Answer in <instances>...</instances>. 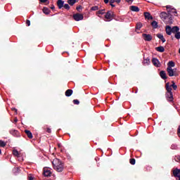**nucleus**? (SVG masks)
Returning a JSON list of instances; mask_svg holds the SVG:
<instances>
[{
    "label": "nucleus",
    "instance_id": "f257e3e1",
    "mask_svg": "<svg viewBox=\"0 0 180 180\" xmlns=\"http://www.w3.org/2000/svg\"><path fill=\"white\" fill-rule=\"evenodd\" d=\"M53 169L57 172H63L64 171V163L61 162L59 159H54L52 162Z\"/></svg>",
    "mask_w": 180,
    "mask_h": 180
},
{
    "label": "nucleus",
    "instance_id": "f03ea898",
    "mask_svg": "<svg viewBox=\"0 0 180 180\" xmlns=\"http://www.w3.org/2000/svg\"><path fill=\"white\" fill-rule=\"evenodd\" d=\"M160 17L166 25H172V17L168 13L162 12L160 13Z\"/></svg>",
    "mask_w": 180,
    "mask_h": 180
},
{
    "label": "nucleus",
    "instance_id": "7ed1b4c3",
    "mask_svg": "<svg viewBox=\"0 0 180 180\" xmlns=\"http://www.w3.org/2000/svg\"><path fill=\"white\" fill-rule=\"evenodd\" d=\"M167 71L169 77H178L176 68L172 69V68H167Z\"/></svg>",
    "mask_w": 180,
    "mask_h": 180
},
{
    "label": "nucleus",
    "instance_id": "20e7f679",
    "mask_svg": "<svg viewBox=\"0 0 180 180\" xmlns=\"http://www.w3.org/2000/svg\"><path fill=\"white\" fill-rule=\"evenodd\" d=\"M166 9L167 10V13L169 15H171V13H174V15H176V9L172 7V6L167 5L166 6Z\"/></svg>",
    "mask_w": 180,
    "mask_h": 180
},
{
    "label": "nucleus",
    "instance_id": "39448f33",
    "mask_svg": "<svg viewBox=\"0 0 180 180\" xmlns=\"http://www.w3.org/2000/svg\"><path fill=\"white\" fill-rule=\"evenodd\" d=\"M73 19L76 20V22H79V20H84V15L81 13H76L73 15Z\"/></svg>",
    "mask_w": 180,
    "mask_h": 180
},
{
    "label": "nucleus",
    "instance_id": "423d86ee",
    "mask_svg": "<svg viewBox=\"0 0 180 180\" xmlns=\"http://www.w3.org/2000/svg\"><path fill=\"white\" fill-rule=\"evenodd\" d=\"M142 37L145 41H151L153 40V36L150 34H143Z\"/></svg>",
    "mask_w": 180,
    "mask_h": 180
},
{
    "label": "nucleus",
    "instance_id": "0eeeda50",
    "mask_svg": "<svg viewBox=\"0 0 180 180\" xmlns=\"http://www.w3.org/2000/svg\"><path fill=\"white\" fill-rule=\"evenodd\" d=\"M152 63L155 67H161V63H160V60H158L156 58H153L152 59Z\"/></svg>",
    "mask_w": 180,
    "mask_h": 180
},
{
    "label": "nucleus",
    "instance_id": "6e6552de",
    "mask_svg": "<svg viewBox=\"0 0 180 180\" xmlns=\"http://www.w3.org/2000/svg\"><path fill=\"white\" fill-rule=\"evenodd\" d=\"M165 96L169 102H172V101H174V94H172V93H166Z\"/></svg>",
    "mask_w": 180,
    "mask_h": 180
},
{
    "label": "nucleus",
    "instance_id": "1a4fd4ad",
    "mask_svg": "<svg viewBox=\"0 0 180 180\" xmlns=\"http://www.w3.org/2000/svg\"><path fill=\"white\" fill-rule=\"evenodd\" d=\"M57 5H58V9H62L63 8H64V1L58 0L57 1Z\"/></svg>",
    "mask_w": 180,
    "mask_h": 180
},
{
    "label": "nucleus",
    "instance_id": "9d476101",
    "mask_svg": "<svg viewBox=\"0 0 180 180\" xmlns=\"http://www.w3.org/2000/svg\"><path fill=\"white\" fill-rule=\"evenodd\" d=\"M166 33L168 36H171V34H172V27H171V26H166Z\"/></svg>",
    "mask_w": 180,
    "mask_h": 180
},
{
    "label": "nucleus",
    "instance_id": "9b49d317",
    "mask_svg": "<svg viewBox=\"0 0 180 180\" xmlns=\"http://www.w3.org/2000/svg\"><path fill=\"white\" fill-rule=\"evenodd\" d=\"M44 176H51V171H50L49 169H44Z\"/></svg>",
    "mask_w": 180,
    "mask_h": 180
},
{
    "label": "nucleus",
    "instance_id": "f8f14e48",
    "mask_svg": "<svg viewBox=\"0 0 180 180\" xmlns=\"http://www.w3.org/2000/svg\"><path fill=\"white\" fill-rule=\"evenodd\" d=\"M173 175L175 176V178H178L180 176V169H176L173 171Z\"/></svg>",
    "mask_w": 180,
    "mask_h": 180
},
{
    "label": "nucleus",
    "instance_id": "ddd939ff",
    "mask_svg": "<svg viewBox=\"0 0 180 180\" xmlns=\"http://www.w3.org/2000/svg\"><path fill=\"white\" fill-rule=\"evenodd\" d=\"M105 19H112L113 18V13L112 11H108L105 15Z\"/></svg>",
    "mask_w": 180,
    "mask_h": 180
},
{
    "label": "nucleus",
    "instance_id": "4468645a",
    "mask_svg": "<svg viewBox=\"0 0 180 180\" xmlns=\"http://www.w3.org/2000/svg\"><path fill=\"white\" fill-rule=\"evenodd\" d=\"M144 17H145V19H148V20H153V17L151 16V14L148 12L144 13Z\"/></svg>",
    "mask_w": 180,
    "mask_h": 180
},
{
    "label": "nucleus",
    "instance_id": "2eb2a0df",
    "mask_svg": "<svg viewBox=\"0 0 180 180\" xmlns=\"http://www.w3.org/2000/svg\"><path fill=\"white\" fill-rule=\"evenodd\" d=\"M156 51H158L159 53H164L165 51V48L162 46H160L155 48Z\"/></svg>",
    "mask_w": 180,
    "mask_h": 180
},
{
    "label": "nucleus",
    "instance_id": "dca6fc26",
    "mask_svg": "<svg viewBox=\"0 0 180 180\" xmlns=\"http://www.w3.org/2000/svg\"><path fill=\"white\" fill-rule=\"evenodd\" d=\"M160 75L162 79H167V73L165 72V71L164 70L160 71Z\"/></svg>",
    "mask_w": 180,
    "mask_h": 180
},
{
    "label": "nucleus",
    "instance_id": "f3484780",
    "mask_svg": "<svg viewBox=\"0 0 180 180\" xmlns=\"http://www.w3.org/2000/svg\"><path fill=\"white\" fill-rule=\"evenodd\" d=\"M156 36L162 41V43H165L166 39L164 38V35L162 34H158Z\"/></svg>",
    "mask_w": 180,
    "mask_h": 180
},
{
    "label": "nucleus",
    "instance_id": "a211bd4d",
    "mask_svg": "<svg viewBox=\"0 0 180 180\" xmlns=\"http://www.w3.org/2000/svg\"><path fill=\"white\" fill-rule=\"evenodd\" d=\"M166 93H172V87L169 86V83L166 84Z\"/></svg>",
    "mask_w": 180,
    "mask_h": 180
},
{
    "label": "nucleus",
    "instance_id": "6ab92c4d",
    "mask_svg": "<svg viewBox=\"0 0 180 180\" xmlns=\"http://www.w3.org/2000/svg\"><path fill=\"white\" fill-rule=\"evenodd\" d=\"M130 9L132 12H140V8L136 6H131Z\"/></svg>",
    "mask_w": 180,
    "mask_h": 180
},
{
    "label": "nucleus",
    "instance_id": "aec40b11",
    "mask_svg": "<svg viewBox=\"0 0 180 180\" xmlns=\"http://www.w3.org/2000/svg\"><path fill=\"white\" fill-rule=\"evenodd\" d=\"M178 32H179V27L178 26L172 27V33H178Z\"/></svg>",
    "mask_w": 180,
    "mask_h": 180
},
{
    "label": "nucleus",
    "instance_id": "412c9836",
    "mask_svg": "<svg viewBox=\"0 0 180 180\" xmlns=\"http://www.w3.org/2000/svg\"><path fill=\"white\" fill-rule=\"evenodd\" d=\"M42 11H43V13L45 15H49L50 14V9H49V8H47V7H44Z\"/></svg>",
    "mask_w": 180,
    "mask_h": 180
},
{
    "label": "nucleus",
    "instance_id": "4be33fe9",
    "mask_svg": "<svg viewBox=\"0 0 180 180\" xmlns=\"http://www.w3.org/2000/svg\"><path fill=\"white\" fill-rule=\"evenodd\" d=\"M151 26L153 29H157V27H158V22L154 20L151 22Z\"/></svg>",
    "mask_w": 180,
    "mask_h": 180
},
{
    "label": "nucleus",
    "instance_id": "5701e85b",
    "mask_svg": "<svg viewBox=\"0 0 180 180\" xmlns=\"http://www.w3.org/2000/svg\"><path fill=\"white\" fill-rule=\"evenodd\" d=\"M25 134H27L28 139H33V134L29 130H25Z\"/></svg>",
    "mask_w": 180,
    "mask_h": 180
},
{
    "label": "nucleus",
    "instance_id": "b1692460",
    "mask_svg": "<svg viewBox=\"0 0 180 180\" xmlns=\"http://www.w3.org/2000/svg\"><path fill=\"white\" fill-rule=\"evenodd\" d=\"M172 67H175V63L171 60L167 63V68H172Z\"/></svg>",
    "mask_w": 180,
    "mask_h": 180
},
{
    "label": "nucleus",
    "instance_id": "393cba45",
    "mask_svg": "<svg viewBox=\"0 0 180 180\" xmlns=\"http://www.w3.org/2000/svg\"><path fill=\"white\" fill-rule=\"evenodd\" d=\"M72 95V89H68L65 91V96H71Z\"/></svg>",
    "mask_w": 180,
    "mask_h": 180
},
{
    "label": "nucleus",
    "instance_id": "a878e982",
    "mask_svg": "<svg viewBox=\"0 0 180 180\" xmlns=\"http://www.w3.org/2000/svg\"><path fill=\"white\" fill-rule=\"evenodd\" d=\"M170 86L172 88H173V89L174 91H176V89H178V86H176V84H175V82H174V81L172 82V85H170Z\"/></svg>",
    "mask_w": 180,
    "mask_h": 180
},
{
    "label": "nucleus",
    "instance_id": "bb28decb",
    "mask_svg": "<svg viewBox=\"0 0 180 180\" xmlns=\"http://www.w3.org/2000/svg\"><path fill=\"white\" fill-rule=\"evenodd\" d=\"M75 2H77V0H68V4L70 5V6H73V5H75Z\"/></svg>",
    "mask_w": 180,
    "mask_h": 180
},
{
    "label": "nucleus",
    "instance_id": "cd10ccee",
    "mask_svg": "<svg viewBox=\"0 0 180 180\" xmlns=\"http://www.w3.org/2000/svg\"><path fill=\"white\" fill-rule=\"evenodd\" d=\"M150 58H147L146 59H144L143 64L144 65H150Z\"/></svg>",
    "mask_w": 180,
    "mask_h": 180
},
{
    "label": "nucleus",
    "instance_id": "c85d7f7f",
    "mask_svg": "<svg viewBox=\"0 0 180 180\" xmlns=\"http://www.w3.org/2000/svg\"><path fill=\"white\" fill-rule=\"evenodd\" d=\"M141 27H143V24L141 22H138L136 24V29L138 30H140L141 29Z\"/></svg>",
    "mask_w": 180,
    "mask_h": 180
},
{
    "label": "nucleus",
    "instance_id": "c756f323",
    "mask_svg": "<svg viewBox=\"0 0 180 180\" xmlns=\"http://www.w3.org/2000/svg\"><path fill=\"white\" fill-rule=\"evenodd\" d=\"M13 155L15 157H19V152L17 150H13Z\"/></svg>",
    "mask_w": 180,
    "mask_h": 180
},
{
    "label": "nucleus",
    "instance_id": "7c9ffc66",
    "mask_svg": "<svg viewBox=\"0 0 180 180\" xmlns=\"http://www.w3.org/2000/svg\"><path fill=\"white\" fill-rule=\"evenodd\" d=\"M178 148V146L175 143H173L172 146H171V149L172 150H176Z\"/></svg>",
    "mask_w": 180,
    "mask_h": 180
},
{
    "label": "nucleus",
    "instance_id": "2f4dec72",
    "mask_svg": "<svg viewBox=\"0 0 180 180\" xmlns=\"http://www.w3.org/2000/svg\"><path fill=\"white\" fill-rule=\"evenodd\" d=\"M5 146H6V143L2 140H0V147H5Z\"/></svg>",
    "mask_w": 180,
    "mask_h": 180
},
{
    "label": "nucleus",
    "instance_id": "473e14b6",
    "mask_svg": "<svg viewBox=\"0 0 180 180\" xmlns=\"http://www.w3.org/2000/svg\"><path fill=\"white\" fill-rule=\"evenodd\" d=\"M174 160L176 161V162H180V155H176L174 157Z\"/></svg>",
    "mask_w": 180,
    "mask_h": 180
},
{
    "label": "nucleus",
    "instance_id": "72a5a7b5",
    "mask_svg": "<svg viewBox=\"0 0 180 180\" xmlns=\"http://www.w3.org/2000/svg\"><path fill=\"white\" fill-rule=\"evenodd\" d=\"M174 37L176 39H177V40H179V39H180V32H178L177 33H176L175 35H174Z\"/></svg>",
    "mask_w": 180,
    "mask_h": 180
},
{
    "label": "nucleus",
    "instance_id": "f704fd0d",
    "mask_svg": "<svg viewBox=\"0 0 180 180\" xmlns=\"http://www.w3.org/2000/svg\"><path fill=\"white\" fill-rule=\"evenodd\" d=\"M129 162L131 165H134V164H136V159H130Z\"/></svg>",
    "mask_w": 180,
    "mask_h": 180
},
{
    "label": "nucleus",
    "instance_id": "c9c22d12",
    "mask_svg": "<svg viewBox=\"0 0 180 180\" xmlns=\"http://www.w3.org/2000/svg\"><path fill=\"white\" fill-rule=\"evenodd\" d=\"M63 8H65V9H67L68 11H69L70 5L68 4H63Z\"/></svg>",
    "mask_w": 180,
    "mask_h": 180
},
{
    "label": "nucleus",
    "instance_id": "e433bc0d",
    "mask_svg": "<svg viewBox=\"0 0 180 180\" xmlns=\"http://www.w3.org/2000/svg\"><path fill=\"white\" fill-rule=\"evenodd\" d=\"M99 8L97 6H93L91 11H98Z\"/></svg>",
    "mask_w": 180,
    "mask_h": 180
},
{
    "label": "nucleus",
    "instance_id": "4c0bfd02",
    "mask_svg": "<svg viewBox=\"0 0 180 180\" xmlns=\"http://www.w3.org/2000/svg\"><path fill=\"white\" fill-rule=\"evenodd\" d=\"M98 15H103L105 13V10H100L98 11Z\"/></svg>",
    "mask_w": 180,
    "mask_h": 180
},
{
    "label": "nucleus",
    "instance_id": "58836bf2",
    "mask_svg": "<svg viewBox=\"0 0 180 180\" xmlns=\"http://www.w3.org/2000/svg\"><path fill=\"white\" fill-rule=\"evenodd\" d=\"M74 105H78L79 103V101L75 99L73 100Z\"/></svg>",
    "mask_w": 180,
    "mask_h": 180
},
{
    "label": "nucleus",
    "instance_id": "ea45409f",
    "mask_svg": "<svg viewBox=\"0 0 180 180\" xmlns=\"http://www.w3.org/2000/svg\"><path fill=\"white\" fill-rule=\"evenodd\" d=\"M26 25H28V26H30V20H27Z\"/></svg>",
    "mask_w": 180,
    "mask_h": 180
},
{
    "label": "nucleus",
    "instance_id": "a19ab883",
    "mask_svg": "<svg viewBox=\"0 0 180 180\" xmlns=\"http://www.w3.org/2000/svg\"><path fill=\"white\" fill-rule=\"evenodd\" d=\"M128 4H131L134 0H125Z\"/></svg>",
    "mask_w": 180,
    "mask_h": 180
},
{
    "label": "nucleus",
    "instance_id": "79ce46f5",
    "mask_svg": "<svg viewBox=\"0 0 180 180\" xmlns=\"http://www.w3.org/2000/svg\"><path fill=\"white\" fill-rule=\"evenodd\" d=\"M48 0H39L41 4H46Z\"/></svg>",
    "mask_w": 180,
    "mask_h": 180
},
{
    "label": "nucleus",
    "instance_id": "37998d69",
    "mask_svg": "<svg viewBox=\"0 0 180 180\" xmlns=\"http://www.w3.org/2000/svg\"><path fill=\"white\" fill-rule=\"evenodd\" d=\"M47 133H51V129L48 128L46 129Z\"/></svg>",
    "mask_w": 180,
    "mask_h": 180
},
{
    "label": "nucleus",
    "instance_id": "c03bdc74",
    "mask_svg": "<svg viewBox=\"0 0 180 180\" xmlns=\"http://www.w3.org/2000/svg\"><path fill=\"white\" fill-rule=\"evenodd\" d=\"M110 6H112V8H115V6H116L115 4H113V3H110Z\"/></svg>",
    "mask_w": 180,
    "mask_h": 180
},
{
    "label": "nucleus",
    "instance_id": "a18cd8bd",
    "mask_svg": "<svg viewBox=\"0 0 180 180\" xmlns=\"http://www.w3.org/2000/svg\"><path fill=\"white\" fill-rule=\"evenodd\" d=\"M110 1V4H115V0H109Z\"/></svg>",
    "mask_w": 180,
    "mask_h": 180
},
{
    "label": "nucleus",
    "instance_id": "49530a36",
    "mask_svg": "<svg viewBox=\"0 0 180 180\" xmlns=\"http://www.w3.org/2000/svg\"><path fill=\"white\" fill-rule=\"evenodd\" d=\"M58 147L59 148H61V147H63V145H61V143H58Z\"/></svg>",
    "mask_w": 180,
    "mask_h": 180
},
{
    "label": "nucleus",
    "instance_id": "de8ad7c7",
    "mask_svg": "<svg viewBox=\"0 0 180 180\" xmlns=\"http://www.w3.org/2000/svg\"><path fill=\"white\" fill-rule=\"evenodd\" d=\"M121 1H122V0H115V2H116L117 4H120Z\"/></svg>",
    "mask_w": 180,
    "mask_h": 180
},
{
    "label": "nucleus",
    "instance_id": "09e8293b",
    "mask_svg": "<svg viewBox=\"0 0 180 180\" xmlns=\"http://www.w3.org/2000/svg\"><path fill=\"white\" fill-rule=\"evenodd\" d=\"M105 4H109V0H103Z\"/></svg>",
    "mask_w": 180,
    "mask_h": 180
},
{
    "label": "nucleus",
    "instance_id": "8fccbe9b",
    "mask_svg": "<svg viewBox=\"0 0 180 180\" xmlns=\"http://www.w3.org/2000/svg\"><path fill=\"white\" fill-rule=\"evenodd\" d=\"M14 122H15V123H18V118H15Z\"/></svg>",
    "mask_w": 180,
    "mask_h": 180
},
{
    "label": "nucleus",
    "instance_id": "3c124183",
    "mask_svg": "<svg viewBox=\"0 0 180 180\" xmlns=\"http://www.w3.org/2000/svg\"><path fill=\"white\" fill-rule=\"evenodd\" d=\"M29 180H33V176H30Z\"/></svg>",
    "mask_w": 180,
    "mask_h": 180
},
{
    "label": "nucleus",
    "instance_id": "603ef678",
    "mask_svg": "<svg viewBox=\"0 0 180 180\" xmlns=\"http://www.w3.org/2000/svg\"><path fill=\"white\" fill-rule=\"evenodd\" d=\"M13 110H15V112H18V110L16 108H12Z\"/></svg>",
    "mask_w": 180,
    "mask_h": 180
},
{
    "label": "nucleus",
    "instance_id": "864d4df0",
    "mask_svg": "<svg viewBox=\"0 0 180 180\" xmlns=\"http://www.w3.org/2000/svg\"><path fill=\"white\" fill-rule=\"evenodd\" d=\"M54 6H53L52 7H51V9H54Z\"/></svg>",
    "mask_w": 180,
    "mask_h": 180
},
{
    "label": "nucleus",
    "instance_id": "5fc2aeb1",
    "mask_svg": "<svg viewBox=\"0 0 180 180\" xmlns=\"http://www.w3.org/2000/svg\"><path fill=\"white\" fill-rule=\"evenodd\" d=\"M81 7H77V10L78 11L79 9H80Z\"/></svg>",
    "mask_w": 180,
    "mask_h": 180
},
{
    "label": "nucleus",
    "instance_id": "6e6d98bb",
    "mask_svg": "<svg viewBox=\"0 0 180 180\" xmlns=\"http://www.w3.org/2000/svg\"><path fill=\"white\" fill-rule=\"evenodd\" d=\"M15 131V133H18V131Z\"/></svg>",
    "mask_w": 180,
    "mask_h": 180
},
{
    "label": "nucleus",
    "instance_id": "4d7b16f0",
    "mask_svg": "<svg viewBox=\"0 0 180 180\" xmlns=\"http://www.w3.org/2000/svg\"><path fill=\"white\" fill-rule=\"evenodd\" d=\"M1 153H2V151H1V149H0V154H1Z\"/></svg>",
    "mask_w": 180,
    "mask_h": 180
},
{
    "label": "nucleus",
    "instance_id": "13d9d810",
    "mask_svg": "<svg viewBox=\"0 0 180 180\" xmlns=\"http://www.w3.org/2000/svg\"><path fill=\"white\" fill-rule=\"evenodd\" d=\"M179 180H180V176H179Z\"/></svg>",
    "mask_w": 180,
    "mask_h": 180
}]
</instances>
